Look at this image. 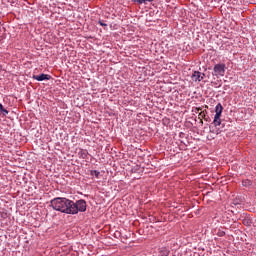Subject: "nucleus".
I'll use <instances>...</instances> for the list:
<instances>
[{"instance_id": "obj_1", "label": "nucleus", "mask_w": 256, "mask_h": 256, "mask_svg": "<svg viewBox=\"0 0 256 256\" xmlns=\"http://www.w3.org/2000/svg\"><path fill=\"white\" fill-rule=\"evenodd\" d=\"M50 206L54 211L66 213V215H77V213H85L87 211V202L78 200L76 202L63 197H57L51 200Z\"/></svg>"}, {"instance_id": "obj_2", "label": "nucleus", "mask_w": 256, "mask_h": 256, "mask_svg": "<svg viewBox=\"0 0 256 256\" xmlns=\"http://www.w3.org/2000/svg\"><path fill=\"white\" fill-rule=\"evenodd\" d=\"M226 66L223 63L216 64L213 68V75L219 79V77H225Z\"/></svg>"}, {"instance_id": "obj_3", "label": "nucleus", "mask_w": 256, "mask_h": 256, "mask_svg": "<svg viewBox=\"0 0 256 256\" xmlns=\"http://www.w3.org/2000/svg\"><path fill=\"white\" fill-rule=\"evenodd\" d=\"M191 79L192 81H195V83H200V81H203V79H205V74L199 71H194L191 76Z\"/></svg>"}, {"instance_id": "obj_4", "label": "nucleus", "mask_w": 256, "mask_h": 256, "mask_svg": "<svg viewBox=\"0 0 256 256\" xmlns=\"http://www.w3.org/2000/svg\"><path fill=\"white\" fill-rule=\"evenodd\" d=\"M35 81H49L51 76L49 74H40V75H33L32 77Z\"/></svg>"}, {"instance_id": "obj_5", "label": "nucleus", "mask_w": 256, "mask_h": 256, "mask_svg": "<svg viewBox=\"0 0 256 256\" xmlns=\"http://www.w3.org/2000/svg\"><path fill=\"white\" fill-rule=\"evenodd\" d=\"M215 116L214 117H221V113H223V105L221 103H218L215 107Z\"/></svg>"}, {"instance_id": "obj_6", "label": "nucleus", "mask_w": 256, "mask_h": 256, "mask_svg": "<svg viewBox=\"0 0 256 256\" xmlns=\"http://www.w3.org/2000/svg\"><path fill=\"white\" fill-rule=\"evenodd\" d=\"M155 0H133L134 3H138V5H143L145 3H153Z\"/></svg>"}, {"instance_id": "obj_7", "label": "nucleus", "mask_w": 256, "mask_h": 256, "mask_svg": "<svg viewBox=\"0 0 256 256\" xmlns=\"http://www.w3.org/2000/svg\"><path fill=\"white\" fill-rule=\"evenodd\" d=\"M159 256H169V251L167 248H161L159 251Z\"/></svg>"}, {"instance_id": "obj_8", "label": "nucleus", "mask_w": 256, "mask_h": 256, "mask_svg": "<svg viewBox=\"0 0 256 256\" xmlns=\"http://www.w3.org/2000/svg\"><path fill=\"white\" fill-rule=\"evenodd\" d=\"M0 113H2V115L4 116L9 115V111L5 109V107H3V104L1 103H0Z\"/></svg>"}, {"instance_id": "obj_9", "label": "nucleus", "mask_w": 256, "mask_h": 256, "mask_svg": "<svg viewBox=\"0 0 256 256\" xmlns=\"http://www.w3.org/2000/svg\"><path fill=\"white\" fill-rule=\"evenodd\" d=\"M215 127H219L221 125V117L214 116V121H213Z\"/></svg>"}, {"instance_id": "obj_10", "label": "nucleus", "mask_w": 256, "mask_h": 256, "mask_svg": "<svg viewBox=\"0 0 256 256\" xmlns=\"http://www.w3.org/2000/svg\"><path fill=\"white\" fill-rule=\"evenodd\" d=\"M91 175L96 177L97 179H99V175H101V172H99L97 170H93V171H91Z\"/></svg>"}, {"instance_id": "obj_11", "label": "nucleus", "mask_w": 256, "mask_h": 256, "mask_svg": "<svg viewBox=\"0 0 256 256\" xmlns=\"http://www.w3.org/2000/svg\"><path fill=\"white\" fill-rule=\"evenodd\" d=\"M205 117H206L205 111H202L199 113V119H205Z\"/></svg>"}, {"instance_id": "obj_12", "label": "nucleus", "mask_w": 256, "mask_h": 256, "mask_svg": "<svg viewBox=\"0 0 256 256\" xmlns=\"http://www.w3.org/2000/svg\"><path fill=\"white\" fill-rule=\"evenodd\" d=\"M242 184L244 185V187H247V186L251 185V181L245 180L242 182Z\"/></svg>"}, {"instance_id": "obj_13", "label": "nucleus", "mask_w": 256, "mask_h": 256, "mask_svg": "<svg viewBox=\"0 0 256 256\" xmlns=\"http://www.w3.org/2000/svg\"><path fill=\"white\" fill-rule=\"evenodd\" d=\"M218 237H225L224 231H218Z\"/></svg>"}, {"instance_id": "obj_14", "label": "nucleus", "mask_w": 256, "mask_h": 256, "mask_svg": "<svg viewBox=\"0 0 256 256\" xmlns=\"http://www.w3.org/2000/svg\"><path fill=\"white\" fill-rule=\"evenodd\" d=\"M99 25H101V27H107V24H105V23H103L101 21H99Z\"/></svg>"}, {"instance_id": "obj_15", "label": "nucleus", "mask_w": 256, "mask_h": 256, "mask_svg": "<svg viewBox=\"0 0 256 256\" xmlns=\"http://www.w3.org/2000/svg\"><path fill=\"white\" fill-rule=\"evenodd\" d=\"M244 225H249V221H247V220H244Z\"/></svg>"}, {"instance_id": "obj_16", "label": "nucleus", "mask_w": 256, "mask_h": 256, "mask_svg": "<svg viewBox=\"0 0 256 256\" xmlns=\"http://www.w3.org/2000/svg\"><path fill=\"white\" fill-rule=\"evenodd\" d=\"M200 123H201V125H203V119L202 118H200Z\"/></svg>"}, {"instance_id": "obj_17", "label": "nucleus", "mask_w": 256, "mask_h": 256, "mask_svg": "<svg viewBox=\"0 0 256 256\" xmlns=\"http://www.w3.org/2000/svg\"><path fill=\"white\" fill-rule=\"evenodd\" d=\"M197 111H201V108H197Z\"/></svg>"}]
</instances>
